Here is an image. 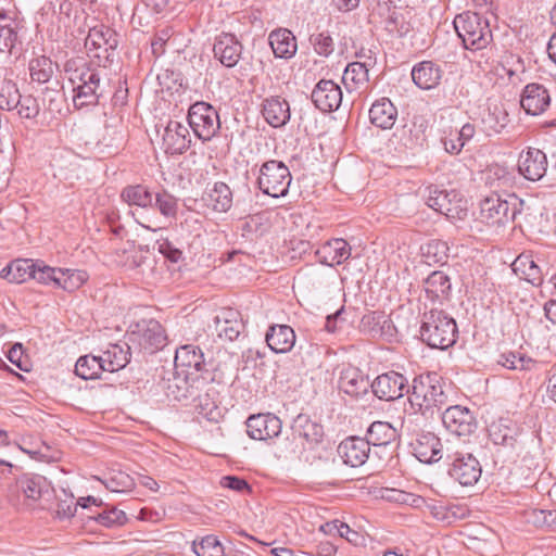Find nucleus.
Returning a JSON list of instances; mask_svg holds the SVG:
<instances>
[{
	"instance_id": "nucleus-1",
	"label": "nucleus",
	"mask_w": 556,
	"mask_h": 556,
	"mask_svg": "<svg viewBox=\"0 0 556 556\" xmlns=\"http://www.w3.org/2000/svg\"><path fill=\"white\" fill-rule=\"evenodd\" d=\"M447 400L444 382L438 374L420 375L413 380L412 390L408 392V402L415 413L426 415L433 408L440 410L446 405Z\"/></svg>"
},
{
	"instance_id": "nucleus-2",
	"label": "nucleus",
	"mask_w": 556,
	"mask_h": 556,
	"mask_svg": "<svg viewBox=\"0 0 556 556\" xmlns=\"http://www.w3.org/2000/svg\"><path fill=\"white\" fill-rule=\"evenodd\" d=\"M457 334L456 321L445 312L431 309L424 314L420 338L428 346L446 350L455 344Z\"/></svg>"
},
{
	"instance_id": "nucleus-3",
	"label": "nucleus",
	"mask_w": 556,
	"mask_h": 556,
	"mask_svg": "<svg viewBox=\"0 0 556 556\" xmlns=\"http://www.w3.org/2000/svg\"><path fill=\"white\" fill-rule=\"evenodd\" d=\"M453 25L467 50L485 49L493 40L489 20L479 13L468 11L458 14Z\"/></svg>"
},
{
	"instance_id": "nucleus-4",
	"label": "nucleus",
	"mask_w": 556,
	"mask_h": 556,
	"mask_svg": "<svg viewBox=\"0 0 556 556\" xmlns=\"http://www.w3.org/2000/svg\"><path fill=\"white\" fill-rule=\"evenodd\" d=\"M522 205L523 201L516 195L502 199L492 194L480 202L479 218L488 225H505L516 218Z\"/></svg>"
},
{
	"instance_id": "nucleus-5",
	"label": "nucleus",
	"mask_w": 556,
	"mask_h": 556,
	"mask_svg": "<svg viewBox=\"0 0 556 556\" xmlns=\"http://www.w3.org/2000/svg\"><path fill=\"white\" fill-rule=\"evenodd\" d=\"M291 179L290 170L282 162L270 160L261 166L257 184L265 194L280 198L287 195Z\"/></svg>"
},
{
	"instance_id": "nucleus-6",
	"label": "nucleus",
	"mask_w": 556,
	"mask_h": 556,
	"mask_svg": "<svg viewBox=\"0 0 556 556\" xmlns=\"http://www.w3.org/2000/svg\"><path fill=\"white\" fill-rule=\"evenodd\" d=\"M445 457L451 462L448 475L462 485L475 484L481 476V466L478 459L471 454L451 444L445 446Z\"/></svg>"
},
{
	"instance_id": "nucleus-7",
	"label": "nucleus",
	"mask_w": 556,
	"mask_h": 556,
	"mask_svg": "<svg viewBox=\"0 0 556 556\" xmlns=\"http://www.w3.org/2000/svg\"><path fill=\"white\" fill-rule=\"evenodd\" d=\"M188 123L194 135L203 140H211L220 128L219 115L210 103H193L188 112Z\"/></svg>"
},
{
	"instance_id": "nucleus-8",
	"label": "nucleus",
	"mask_w": 556,
	"mask_h": 556,
	"mask_svg": "<svg viewBox=\"0 0 556 556\" xmlns=\"http://www.w3.org/2000/svg\"><path fill=\"white\" fill-rule=\"evenodd\" d=\"M117 46V34L103 24L91 27L85 40V47L89 55L98 59L99 62L110 61Z\"/></svg>"
},
{
	"instance_id": "nucleus-9",
	"label": "nucleus",
	"mask_w": 556,
	"mask_h": 556,
	"mask_svg": "<svg viewBox=\"0 0 556 556\" xmlns=\"http://www.w3.org/2000/svg\"><path fill=\"white\" fill-rule=\"evenodd\" d=\"M426 203L432 210L445 215L448 218H462L460 214L466 211V202L458 198L454 190L446 191L429 187Z\"/></svg>"
},
{
	"instance_id": "nucleus-10",
	"label": "nucleus",
	"mask_w": 556,
	"mask_h": 556,
	"mask_svg": "<svg viewBox=\"0 0 556 556\" xmlns=\"http://www.w3.org/2000/svg\"><path fill=\"white\" fill-rule=\"evenodd\" d=\"M374 394L384 401H393L409 392L408 380L400 372L389 371L378 376L371 382Z\"/></svg>"
},
{
	"instance_id": "nucleus-11",
	"label": "nucleus",
	"mask_w": 556,
	"mask_h": 556,
	"mask_svg": "<svg viewBox=\"0 0 556 556\" xmlns=\"http://www.w3.org/2000/svg\"><path fill=\"white\" fill-rule=\"evenodd\" d=\"M442 422L451 433L457 437L469 435L477 428L472 413L460 405L446 408L442 414Z\"/></svg>"
},
{
	"instance_id": "nucleus-12",
	"label": "nucleus",
	"mask_w": 556,
	"mask_h": 556,
	"mask_svg": "<svg viewBox=\"0 0 556 556\" xmlns=\"http://www.w3.org/2000/svg\"><path fill=\"white\" fill-rule=\"evenodd\" d=\"M410 447L415 457L425 464L437 463L445 455V447L440 439L431 432L417 434L416 439L410 442Z\"/></svg>"
},
{
	"instance_id": "nucleus-13",
	"label": "nucleus",
	"mask_w": 556,
	"mask_h": 556,
	"mask_svg": "<svg viewBox=\"0 0 556 556\" xmlns=\"http://www.w3.org/2000/svg\"><path fill=\"white\" fill-rule=\"evenodd\" d=\"M64 72L72 86H93L103 84L100 70L91 67L80 58L67 60L64 65Z\"/></svg>"
},
{
	"instance_id": "nucleus-14",
	"label": "nucleus",
	"mask_w": 556,
	"mask_h": 556,
	"mask_svg": "<svg viewBox=\"0 0 556 556\" xmlns=\"http://www.w3.org/2000/svg\"><path fill=\"white\" fill-rule=\"evenodd\" d=\"M312 101L321 112H333L342 102L341 88L332 80L321 79L312 92Z\"/></svg>"
},
{
	"instance_id": "nucleus-15",
	"label": "nucleus",
	"mask_w": 556,
	"mask_h": 556,
	"mask_svg": "<svg viewBox=\"0 0 556 556\" xmlns=\"http://www.w3.org/2000/svg\"><path fill=\"white\" fill-rule=\"evenodd\" d=\"M243 47L232 34L222 33L216 37L213 52L214 56L226 67H233L242 55Z\"/></svg>"
},
{
	"instance_id": "nucleus-16",
	"label": "nucleus",
	"mask_w": 556,
	"mask_h": 556,
	"mask_svg": "<svg viewBox=\"0 0 556 556\" xmlns=\"http://www.w3.org/2000/svg\"><path fill=\"white\" fill-rule=\"evenodd\" d=\"M518 170L530 181L542 179L547 170V157L545 153L539 149L529 148L526 152L520 154Z\"/></svg>"
},
{
	"instance_id": "nucleus-17",
	"label": "nucleus",
	"mask_w": 556,
	"mask_h": 556,
	"mask_svg": "<svg viewBox=\"0 0 556 556\" xmlns=\"http://www.w3.org/2000/svg\"><path fill=\"white\" fill-rule=\"evenodd\" d=\"M247 432L253 440H267L277 437L281 430V421L271 414L250 416L247 420Z\"/></svg>"
},
{
	"instance_id": "nucleus-18",
	"label": "nucleus",
	"mask_w": 556,
	"mask_h": 556,
	"mask_svg": "<svg viewBox=\"0 0 556 556\" xmlns=\"http://www.w3.org/2000/svg\"><path fill=\"white\" fill-rule=\"evenodd\" d=\"M191 143L187 126L177 121H169L163 135V147L167 154H181Z\"/></svg>"
},
{
	"instance_id": "nucleus-19",
	"label": "nucleus",
	"mask_w": 556,
	"mask_h": 556,
	"mask_svg": "<svg viewBox=\"0 0 556 556\" xmlns=\"http://www.w3.org/2000/svg\"><path fill=\"white\" fill-rule=\"evenodd\" d=\"M370 445L366 439L351 437L342 441L338 446V453L344 464L351 467H359L369 457Z\"/></svg>"
},
{
	"instance_id": "nucleus-20",
	"label": "nucleus",
	"mask_w": 556,
	"mask_h": 556,
	"mask_svg": "<svg viewBox=\"0 0 556 556\" xmlns=\"http://www.w3.org/2000/svg\"><path fill=\"white\" fill-rule=\"evenodd\" d=\"M551 97L547 89L540 84H528L521 94V108L530 115L543 113L549 105Z\"/></svg>"
},
{
	"instance_id": "nucleus-21",
	"label": "nucleus",
	"mask_w": 556,
	"mask_h": 556,
	"mask_svg": "<svg viewBox=\"0 0 556 556\" xmlns=\"http://www.w3.org/2000/svg\"><path fill=\"white\" fill-rule=\"evenodd\" d=\"M15 491L24 495L25 501L36 503L49 491L46 477L36 473H23L16 479Z\"/></svg>"
},
{
	"instance_id": "nucleus-22",
	"label": "nucleus",
	"mask_w": 556,
	"mask_h": 556,
	"mask_svg": "<svg viewBox=\"0 0 556 556\" xmlns=\"http://www.w3.org/2000/svg\"><path fill=\"white\" fill-rule=\"evenodd\" d=\"M316 256L321 264L328 266L340 265L350 258L351 247L344 239H332L316 251Z\"/></svg>"
},
{
	"instance_id": "nucleus-23",
	"label": "nucleus",
	"mask_w": 556,
	"mask_h": 556,
	"mask_svg": "<svg viewBox=\"0 0 556 556\" xmlns=\"http://www.w3.org/2000/svg\"><path fill=\"white\" fill-rule=\"evenodd\" d=\"M214 325L217 336L225 341L236 340L243 329L239 313L231 308L223 309L216 315Z\"/></svg>"
},
{
	"instance_id": "nucleus-24",
	"label": "nucleus",
	"mask_w": 556,
	"mask_h": 556,
	"mask_svg": "<svg viewBox=\"0 0 556 556\" xmlns=\"http://www.w3.org/2000/svg\"><path fill=\"white\" fill-rule=\"evenodd\" d=\"M265 340L273 352L287 353L294 346L295 333L288 325H274L267 330Z\"/></svg>"
},
{
	"instance_id": "nucleus-25",
	"label": "nucleus",
	"mask_w": 556,
	"mask_h": 556,
	"mask_svg": "<svg viewBox=\"0 0 556 556\" xmlns=\"http://www.w3.org/2000/svg\"><path fill=\"white\" fill-rule=\"evenodd\" d=\"M412 78L418 88L430 90L440 84L442 70L431 61H422L413 67Z\"/></svg>"
},
{
	"instance_id": "nucleus-26",
	"label": "nucleus",
	"mask_w": 556,
	"mask_h": 556,
	"mask_svg": "<svg viewBox=\"0 0 556 556\" xmlns=\"http://www.w3.org/2000/svg\"><path fill=\"white\" fill-rule=\"evenodd\" d=\"M268 41L276 58L291 59L296 53L295 36L287 28L273 30L268 36Z\"/></svg>"
},
{
	"instance_id": "nucleus-27",
	"label": "nucleus",
	"mask_w": 556,
	"mask_h": 556,
	"mask_svg": "<svg viewBox=\"0 0 556 556\" xmlns=\"http://www.w3.org/2000/svg\"><path fill=\"white\" fill-rule=\"evenodd\" d=\"M262 114L270 126L278 128L289 122L290 106L285 99L271 97L264 100Z\"/></svg>"
},
{
	"instance_id": "nucleus-28",
	"label": "nucleus",
	"mask_w": 556,
	"mask_h": 556,
	"mask_svg": "<svg viewBox=\"0 0 556 556\" xmlns=\"http://www.w3.org/2000/svg\"><path fill=\"white\" fill-rule=\"evenodd\" d=\"M397 110L388 98L372 103L369 110L370 123L381 129H390L395 124Z\"/></svg>"
},
{
	"instance_id": "nucleus-29",
	"label": "nucleus",
	"mask_w": 556,
	"mask_h": 556,
	"mask_svg": "<svg viewBox=\"0 0 556 556\" xmlns=\"http://www.w3.org/2000/svg\"><path fill=\"white\" fill-rule=\"evenodd\" d=\"M519 434L518 426L509 419H500L489 427L490 440L496 445L514 447Z\"/></svg>"
},
{
	"instance_id": "nucleus-30",
	"label": "nucleus",
	"mask_w": 556,
	"mask_h": 556,
	"mask_svg": "<svg viewBox=\"0 0 556 556\" xmlns=\"http://www.w3.org/2000/svg\"><path fill=\"white\" fill-rule=\"evenodd\" d=\"M167 337L163 326L155 319L143 320L140 344L151 353L166 345Z\"/></svg>"
},
{
	"instance_id": "nucleus-31",
	"label": "nucleus",
	"mask_w": 556,
	"mask_h": 556,
	"mask_svg": "<svg viewBox=\"0 0 556 556\" xmlns=\"http://www.w3.org/2000/svg\"><path fill=\"white\" fill-rule=\"evenodd\" d=\"M339 387L344 393L358 396L367 393L371 383L357 368L349 367L341 372Z\"/></svg>"
},
{
	"instance_id": "nucleus-32",
	"label": "nucleus",
	"mask_w": 556,
	"mask_h": 556,
	"mask_svg": "<svg viewBox=\"0 0 556 556\" xmlns=\"http://www.w3.org/2000/svg\"><path fill=\"white\" fill-rule=\"evenodd\" d=\"M20 22L4 11H0V52L11 53L20 39Z\"/></svg>"
},
{
	"instance_id": "nucleus-33",
	"label": "nucleus",
	"mask_w": 556,
	"mask_h": 556,
	"mask_svg": "<svg viewBox=\"0 0 556 556\" xmlns=\"http://www.w3.org/2000/svg\"><path fill=\"white\" fill-rule=\"evenodd\" d=\"M174 363L176 368H186V375L192 369L200 371L204 363L203 353L195 345H184L176 350Z\"/></svg>"
},
{
	"instance_id": "nucleus-34",
	"label": "nucleus",
	"mask_w": 556,
	"mask_h": 556,
	"mask_svg": "<svg viewBox=\"0 0 556 556\" xmlns=\"http://www.w3.org/2000/svg\"><path fill=\"white\" fill-rule=\"evenodd\" d=\"M36 264L31 260H15L0 271V277L9 282L23 283L33 278Z\"/></svg>"
},
{
	"instance_id": "nucleus-35",
	"label": "nucleus",
	"mask_w": 556,
	"mask_h": 556,
	"mask_svg": "<svg viewBox=\"0 0 556 556\" xmlns=\"http://www.w3.org/2000/svg\"><path fill=\"white\" fill-rule=\"evenodd\" d=\"M391 321L382 312H369L359 323V330L371 337H382L390 332Z\"/></svg>"
},
{
	"instance_id": "nucleus-36",
	"label": "nucleus",
	"mask_w": 556,
	"mask_h": 556,
	"mask_svg": "<svg viewBox=\"0 0 556 556\" xmlns=\"http://www.w3.org/2000/svg\"><path fill=\"white\" fill-rule=\"evenodd\" d=\"M72 88L74 92L73 103L78 110L97 105L105 91L104 84L79 86V88L72 86Z\"/></svg>"
},
{
	"instance_id": "nucleus-37",
	"label": "nucleus",
	"mask_w": 556,
	"mask_h": 556,
	"mask_svg": "<svg viewBox=\"0 0 556 556\" xmlns=\"http://www.w3.org/2000/svg\"><path fill=\"white\" fill-rule=\"evenodd\" d=\"M104 370L109 372L124 368L130 359L129 348L124 349L119 344H111L102 355L99 356Z\"/></svg>"
},
{
	"instance_id": "nucleus-38",
	"label": "nucleus",
	"mask_w": 556,
	"mask_h": 556,
	"mask_svg": "<svg viewBox=\"0 0 556 556\" xmlns=\"http://www.w3.org/2000/svg\"><path fill=\"white\" fill-rule=\"evenodd\" d=\"M513 270L533 286L543 282L542 270L530 256L519 255L513 263Z\"/></svg>"
},
{
	"instance_id": "nucleus-39",
	"label": "nucleus",
	"mask_w": 556,
	"mask_h": 556,
	"mask_svg": "<svg viewBox=\"0 0 556 556\" xmlns=\"http://www.w3.org/2000/svg\"><path fill=\"white\" fill-rule=\"evenodd\" d=\"M294 435L304 439L308 443H317L321 440L323 427L309 419L306 415H299L292 426Z\"/></svg>"
},
{
	"instance_id": "nucleus-40",
	"label": "nucleus",
	"mask_w": 556,
	"mask_h": 556,
	"mask_svg": "<svg viewBox=\"0 0 556 556\" xmlns=\"http://www.w3.org/2000/svg\"><path fill=\"white\" fill-rule=\"evenodd\" d=\"M451 287V280L443 271H433L425 280V291L428 298L432 300L446 298Z\"/></svg>"
},
{
	"instance_id": "nucleus-41",
	"label": "nucleus",
	"mask_w": 556,
	"mask_h": 556,
	"mask_svg": "<svg viewBox=\"0 0 556 556\" xmlns=\"http://www.w3.org/2000/svg\"><path fill=\"white\" fill-rule=\"evenodd\" d=\"M396 430L389 422L375 421L367 431L366 441L369 445H388L396 439Z\"/></svg>"
},
{
	"instance_id": "nucleus-42",
	"label": "nucleus",
	"mask_w": 556,
	"mask_h": 556,
	"mask_svg": "<svg viewBox=\"0 0 556 556\" xmlns=\"http://www.w3.org/2000/svg\"><path fill=\"white\" fill-rule=\"evenodd\" d=\"M121 198L128 205H136L143 208L152 206L153 204V194L142 185L124 188Z\"/></svg>"
},
{
	"instance_id": "nucleus-43",
	"label": "nucleus",
	"mask_w": 556,
	"mask_h": 556,
	"mask_svg": "<svg viewBox=\"0 0 556 556\" xmlns=\"http://www.w3.org/2000/svg\"><path fill=\"white\" fill-rule=\"evenodd\" d=\"M421 255L426 264H445L448 260L447 243L441 240H431L421 247Z\"/></svg>"
},
{
	"instance_id": "nucleus-44",
	"label": "nucleus",
	"mask_w": 556,
	"mask_h": 556,
	"mask_svg": "<svg viewBox=\"0 0 556 556\" xmlns=\"http://www.w3.org/2000/svg\"><path fill=\"white\" fill-rule=\"evenodd\" d=\"M104 370L100 357L94 355L80 356L75 365V374L81 379H97Z\"/></svg>"
},
{
	"instance_id": "nucleus-45",
	"label": "nucleus",
	"mask_w": 556,
	"mask_h": 556,
	"mask_svg": "<svg viewBox=\"0 0 556 556\" xmlns=\"http://www.w3.org/2000/svg\"><path fill=\"white\" fill-rule=\"evenodd\" d=\"M29 73L34 81L48 83L54 74V64L47 56L33 59L29 63Z\"/></svg>"
},
{
	"instance_id": "nucleus-46",
	"label": "nucleus",
	"mask_w": 556,
	"mask_h": 556,
	"mask_svg": "<svg viewBox=\"0 0 556 556\" xmlns=\"http://www.w3.org/2000/svg\"><path fill=\"white\" fill-rule=\"evenodd\" d=\"M497 363L509 370L519 371L531 370L535 365L532 358L516 352L503 353L500 355Z\"/></svg>"
},
{
	"instance_id": "nucleus-47",
	"label": "nucleus",
	"mask_w": 556,
	"mask_h": 556,
	"mask_svg": "<svg viewBox=\"0 0 556 556\" xmlns=\"http://www.w3.org/2000/svg\"><path fill=\"white\" fill-rule=\"evenodd\" d=\"M213 208L217 212H227L232 205V192L225 182H216L210 193Z\"/></svg>"
},
{
	"instance_id": "nucleus-48",
	"label": "nucleus",
	"mask_w": 556,
	"mask_h": 556,
	"mask_svg": "<svg viewBox=\"0 0 556 556\" xmlns=\"http://www.w3.org/2000/svg\"><path fill=\"white\" fill-rule=\"evenodd\" d=\"M368 80V70L364 63L352 62L343 73L342 81L346 88L362 85Z\"/></svg>"
},
{
	"instance_id": "nucleus-49",
	"label": "nucleus",
	"mask_w": 556,
	"mask_h": 556,
	"mask_svg": "<svg viewBox=\"0 0 556 556\" xmlns=\"http://www.w3.org/2000/svg\"><path fill=\"white\" fill-rule=\"evenodd\" d=\"M88 275L84 270L63 269V275L56 279V287L73 292L87 281Z\"/></svg>"
},
{
	"instance_id": "nucleus-50",
	"label": "nucleus",
	"mask_w": 556,
	"mask_h": 556,
	"mask_svg": "<svg viewBox=\"0 0 556 556\" xmlns=\"http://www.w3.org/2000/svg\"><path fill=\"white\" fill-rule=\"evenodd\" d=\"M192 549L197 556H224V547L214 535H206L200 542H193Z\"/></svg>"
},
{
	"instance_id": "nucleus-51",
	"label": "nucleus",
	"mask_w": 556,
	"mask_h": 556,
	"mask_svg": "<svg viewBox=\"0 0 556 556\" xmlns=\"http://www.w3.org/2000/svg\"><path fill=\"white\" fill-rule=\"evenodd\" d=\"M20 91L11 80L0 81V109L11 111L18 105Z\"/></svg>"
},
{
	"instance_id": "nucleus-52",
	"label": "nucleus",
	"mask_w": 556,
	"mask_h": 556,
	"mask_svg": "<svg viewBox=\"0 0 556 556\" xmlns=\"http://www.w3.org/2000/svg\"><path fill=\"white\" fill-rule=\"evenodd\" d=\"M508 114L506 111L494 108L493 111H489L488 114L482 118L485 131L494 134L501 132L508 124Z\"/></svg>"
},
{
	"instance_id": "nucleus-53",
	"label": "nucleus",
	"mask_w": 556,
	"mask_h": 556,
	"mask_svg": "<svg viewBox=\"0 0 556 556\" xmlns=\"http://www.w3.org/2000/svg\"><path fill=\"white\" fill-rule=\"evenodd\" d=\"M309 42L314 51L324 58H328L334 50V42L328 31L315 33L309 36Z\"/></svg>"
},
{
	"instance_id": "nucleus-54",
	"label": "nucleus",
	"mask_w": 556,
	"mask_h": 556,
	"mask_svg": "<svg viewBox=\"0 0 556 556\" xmlns=\"http://www.w3.org/2000/svg\"><path fill=\"white\" fill-rule=\"evenodd\" d=\"M155 206L165 217H175L178 205L177 199L167 191L159 192L153 197Z\"/></svg>"
},
{
	"instance_id": "nucleus-55",
	"label": "nucleus",
	"mask_w": 556,
	"mask_h": 556,
	"mask_svg": "<svg viewBox=\"0 0 556 556\" xmlns=\"http://www.w3.org/2000/svg\"><path fill=\"white\" fill-rule=\"evenodd\" d=\"M185 376H187L185 374ZM166 394L176 401H181L188 397V386L186 377H181L179 374L174 375L173 379H167L165 387Z\"/></svg>"
},
{
	"instance_id": "nucleus-56",
	"label": "nucleus",
	"mask_w": 556,
	"mask_h": 556,
	"mask_svg": "<svg viewBox=\"0 0 556 556\" xmlns=\"http://www.w3.org/2000/svg\"><path fill=\"white\" fill-rule=\"evenodd\" d=\"M96 521L106 528L123 526L126 520V514L115 507L103 510L94 517Z\"/></svg>"
},
{
	"instance_id": "nucleus-57",
	"label": "nucleus",
	"mask_w": 556,
	"mask_h": 556,
	"mask_svg": "<svg viewBox=\"0 0 556 556\" xmlns=\"http://www.w3.org/2000/svg\"><path fill=\"white\" fill-rule=\"evenodd\" d=\"M14 109L17 110V114L22 118H28V119L35 118L39 114V111H40V108H39V104H38V101L36 98H34L30 94L22 96L21 93H20L18 105L15 106Z\"/></svg>"
},
{
	"instance_id": "nucleus-58",
	"label": "nucleus",
	"mask_w": 556,
	"mask_h": 556,
	"mask_svg": "<svg viewBox=\"0 0 556 556\" xmlns=\"http://www.w3.org/2000/svg\"><path fill=\"white\" fill-rule=\"evenodd\" d=\"M381 497L390 502L412 506H418V503L422 501L419 496L396 489H386L382 491Z\"/></svg>"
},
{
	"instance_id": "nucleus-59",
	"label": "nucleus",
	"mask_w": 556,
	"mask_h": 556,
	"mask_svg": "<svg viewBox=\"0 0 556 556\" xmlns=\"http://www.w3.org/2000/svg\"><path fill=\"white\" fill-rule=\"evenodd\" d=\"M174 35V29L170 26L163 27L154 34L151 41V50L155 58L165 53V46Z\"/></svg>"
},
{
	"instance_id": "nucleus-60",
	"label": "nucleus",
	"mask_w": 556,
	"mask_h": 556,
	"mask_svg": "<svg viewBox=\"0 0 556 556\" xmlns=\"http://www.w3.org/2000/svg\"><path fill=\"white\" fill-rule=\"evenodd\" d=\"M104 484L111 492H126L131 490L134 481L129 475L119 471L111 476Z\"/></svg>"
},
{
	"instance_id": "nucleus-61",
	"label": "nucleus",
	"mask_w": 556,
	"mask_h": 556,
	"mask_svg": "<svg viewBox=\"0 0 556 556\" xmlns=\"http://www.w3.org/2000/svg\"><path fill=\"white\" fill-rule=\"evenodd\" d=\"M63 275L62 268H53L50 266H39L36 265L35 274L33 279L37 280L40 283H50L53 282L56 286V279L59 276Z\"/></svg>"
},
{
	"instance_id": "nucleus-62",
	"label": "nucleus",
	"mask_w": 556,
	"mask_h": 556,
	"mask_svg": "<svg viewBox=\"0 0 556 556\" xmlns=\"http://www.w3.org/2000/svg\"><path fill=\"white\" fill-rule=\"evenodd\" d=\"M154 249L172 263H177L182 257V252L168 239H159Z\"/></svg>"
},
{
	"instance_id": "nucleus-63",
	"label": "nucleus",
	"mask_w": 556,
	"mask_h": 556,
	"mask_svg": "<svg viewBox=\"0 0 556 556\" xmlns=\"http://www.w3.org/2000/svg\"><path fill=\"white\" fill-rule=\"evenodd\" d=\"M198 407L199 413L207 419H215L219 414L217 405L208 397V394L199 396Z\"/></svg>"
},
{
	"instance_id": "nucleus-64",
	"label": "nucleus",
	"mask_w": 556,
	"mask_h": 556,
	"mask_svg": "<svg viewBox=\"0 0 556 556\" xmlns=\"http://www.w3.org/2000/svg\"><path fill=\"white\" fill-rule=\"evenodd\" d=\"M77 510V504L73 502V495L68 500H60L56 505V516L60 519L71 518Z\"/></svg>"
}]
</instances>
